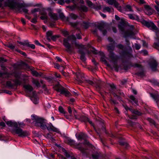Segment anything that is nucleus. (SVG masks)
Returning a JSON list of instances; mask_svg holds the SVG:
<instances>
[{"instance_id":"9d476101","label":"nucleus","mask_w":159,"mask_h":159,"mask_svg":"<svg viewBox=\"0 0 159 159\" xmlns=\"http://www.w3.org/2000/svg\"><path fill=\"white\" fill-rule=\"evenodd\" d=\"M76 75L77 80L79 82V84L84 83L86 79L85 78L84 74L83 73L78 72L76 73Z\"/></svg>"},{"instance_id":"6ab92c4d","label":"nucleus","mask_w":159,"mask_h":159,"mask_svg":"<svg viewBox=\"0 0 159 159\" xmlns=\"http://www.w3.org/2000/svg\"><path fill=\"white\" fill-rule=\"evenodd\" d=\"M23 87L26 90L30 92L32 91L33 90L32 87L29 84H25L24 85Z\"/></svg>"},{"instance_id":"2f4dec72","label":"nucleus","mask_w":159,"mask_h":159,"mask_svg":"<svg viewBox=\"0 0 159 159\" xmlns=\"http://www.w3.org/2000/svg\"><path fill=\"white\" fill-rule=\"evenodd\" d=\"M92 48L93 49V50H91V51L94 54H100L102 55L104 54L103 53H102V52H98L94 48L92 47Z\"/></svg>"},{"instance_id":"5701e85b","label":"nucleus","mask_w":159,"mask_h":159,"mask_svg":"<svg viewBox=\"0 0 159 159\" xmlns=\"http://www.w3.org/2000/svg\"><path fill=\"white\" fill-rule=\"evenodd\" d=\"M129 98L132 101V102L133 104H135L137 105L138 104V101L137 99H136L135 98L133 95H130Z\"/></svg>"},{"instance_id":"423d86ee","label":"nucleus","mask_w":159,"mask_h":159,"mask_svg":"<svg viewBox=\"0 0 159 159\" xmlns=\"http://www.w3.org/2000/svg\"><path fill=\"white\" fill-rule=\"evenodd\" d=\"M54 89L60 93L64 95L66 97H69L70 95V93L67 89L61 85L60 84H58L55 85L54 87Z\"/></svg>"},{"instance_id":"13d9d810","label":"nucleus","mask_w":159,"mask_h":159,"mask_svg":"<svg viewBox=\"0 0 159 159\" xmlns=\"http://www.w3.org/2000/svg\"><path fill=\"white\" fill-rule=\"evenodd\" d=\"M37 16H35V17L31 20V22L34 24L36 23L37 22Z\"/></svg>"},{"instance_id":"20e7f679","label":"nucleus","mask_w":159,"mask_h":159,"mask_svg":"<svg viewBox=\"0 0 159 159\" xmlns=\"http://www.w3.org/2000/svg\"><path fill=\"white\" fill-rule=\"evenodd\" d=\"M116 47L119 49L122 50V51L120 53V55L122 56L130 58L132 57L133 56L132 53V48L129 47L126 49H124V46L121 44H119L116 46Z\"/></svg>"},{"instance_id":"a211bd4d","label":"nucleus","mask_w":159,"mask_h":159,"mask_svg":"<svg viewBox=\"0 0 159 159\" xmlns=\"http://www.w3.org/2000/svg\"><path fill=\"white\" fill-rule=\"evenodd\" d=\"M12 81L14 82V85L17 87L18 85H20L22 84V81L17 79H16L12 80Z\"/></svg>"},{"instance_id":"6e6d98bb","label":"nucleus","mask_w":159,"mask_h":159,"mask_svg":"<svg viewBox=\"0 0 159 159\" xmlns=\"http://www.w3.org/2000/svg\"><path fill=\"white\" fill-rule=\"evenodd\" d=\"M27 47H30L32 49H34L35 48V46L33 44H29V43L28 42Z\"/></svg>"},{"instance_id":"4468645a","label":"nucleus","mask_w":159,"mask_h":159,"mask_svg":"<svg viewBox=\"0 0 159 159\" xmlns=\"http://www.w3.org/2000/svg\"><path fill=\"white\" fill-rule=\"evenodd\" d=\"M46 128L49 131L57 132V129L51 123L47 125L46 124Z\"/></svg>"},{"instance_id":"f704fd0d","label":"nucleus","mask_w":159,"mask_h":159,"mask_svg":"<svg viewBox=\"0 0 159 159\" xmlns=\"http://www.w3.org/2000/svg\"><path fill=\"white\" fill-rule=\"evenodd\" d=\"M130 111L132 113L137 115H140L141 113L136 110H133V109H131Z\"/></svg>"},{"instance_id":"b1692460","label":"nucleus","mask_w":159,"mask_h":159,"mask_svg":"<svg viewBox=\"0 0 159 159\" xmlns=\"http://www.w3.org/2000/svg\"><path fill=\"white\" fill-rule=\"evenodd\" d=\"M79 9L80 11L84 12H86L88 11L87 7L84 5H81L79 7Z\"/></svg>"},{"instance_id":"8fccbe9b","label":"nucleus","mask_w":159,"mask_h":159,"mask_svg":"<svg viewBox=\"0 0 159 159\" xmlns=\"http://www.w3.org/2000/svg\"><path fill=\"white\" fill-rule=\"evenodd\" d=\"M109 101L111 104H116L117 103L116 100L113 99L111 98L110 99Z\"/></svg>"},{"instance_id":"c85d7f7f","label":"nucleus","mask_w":159,"mask_h":159,"mask_svg":"<svg viewBox=\"0 0 159 159\" xmlns=\"http://www.w3.org/2000/svg\"><path fill=\"white\" fill-rule=\"evenodd\" d=\"M113 10V8L107 7H105L103 8V11L104 12H105L106 11L109 12H110L112 10Z\"/></svg>"},{"instance_id":"338daca9","label":"nucleus","mask_w":159,"mask_h":159,"mask_svg":"<svg viewBox=\"0 0 159 159\" xmlns=\"http://www.w3.org/2000/svg\"><path fill=\"white\" fill-rule=\"evenodd\" d=\"M40 9L38 8H34L33 10H32L31 11V12L32 13H34V12H36L37 11H40Z\"/></svg>"},{"instance_id":"473e14b6","label":"nucleus","mask_w":159,"mask_h":159,"mask_svg":"<svg viewBox=\"0 0 159 159\" xmlns=\"http://www.w3.org/2000/svg\"><path fill=\"white\" fill-rule=\"evenodd\" d=\"M100 157V154L98 152L92 155V157L93 159H98Z\"/></svg>"},{"instance_id":"ea45409f","label":"nucleus","mask_w":159,"mask_h":159,"mask_svg":"<svg viewBox=\"0 0 159 159\" xmlns=\"http://www.w3.org/2000/svg\"><path fill=\"white\" fill-rule=\"evenodd\" d=\"M104 24H101L97 26L98 29L101 31L104 30Z\"/></svg>"},{"instance_id":"1a4fd4ad","label":"nucleus","mask_w":159,"mask_h":159,"mask_svg":"<svg viewBox=\"0 0 159 159\" xmlns=\"http://www.w3.org/2000/svg\"><path fill=\"white\" fill-rule=\"evenodd\" d=\"M74 111V116L76 119L81 122H84L85 123L88 122V117L82 115H77L75 114V113H76V111L75 110Z\"/></svg>"},{"instance_id":"7ed1b4c3","label":"nucleus","mask_w":159,"mask_h":159,"mask_svg":"<svg viewBox=\"0 0 159 159\" xmlns=\"http://www.w3.org/2000/svg\"><path fill=\"white\" fill-rule=\"evenodd\" d=\"M32 120H34L33 123L36 126L40 127L43 129H46V122L43 118L32 115Z\"/></svg>"},{"instance_id":"39448f33","label":"nucleus","mask_w":159,"mask_h":159,"mask_svg":"<svg viewBox=\"0 0 159 159\" xmlns=\"http://www.w3.org/2000/svg\"><path fill=\"white\" fill-rule=\"evenodd\" d=\"M76 39L74 35L68 36L67 38H64L63 40V44L66 48V50L68 52H72L74 50V48H72L70 44L68 42L69 39L75 40Z\"/></svg>"},{"instance_id":"37998d69","label":"nucleus","mask_w":159,"mask_h":159,"mask_svg":"<svg viewBox=\"0 0 159 159\" xmlns=\"http://www.w3.org/2000/svg\"><path fill=\"white\" fill-rule=\"evenodd\" d=\"M31 73L33 76H35L37 77H38L39 75V73L35 70H32Z\"/></svg>"},{"instance_id":"393cba45","label":"nucleus","mask_w":159,"mask_h":159,"mask_svg":"<svg viewBox=\"0 0 159 159\" xmlns=\"http://www.w3.org/2000/svg\"><path fill=\"white\" fill-rule=\"evenodd\" d=\"M86 137V135L83 133H80L78 136V139H84Z\"/></svg>"},{"instance_id":"a19ab883","label":"nucleus","mask_w":159,"mask_h":159,"mask_svg":"<svg viewBox=\"0 0 159 159\" xmlns=\"http://www.w3.org/2000/svg\"><path fill=\"white\" fill-rule=\"evenodd\" d=\"M58 110L61 113L63 114H65L66 112L64 108L61 106H60L59 107Z\"/></svg>"},{"instance_id":"f3484780","label":"nucleus","mask_w":159,"mask_h":159,"mask_svg":"<svg viewBox=\"0 0 159 159\" xmlns=\"http://www.w3.org/2000/svg\"><path fill=\"white\" fill-rule=\"evenodd\" d=\"M128 15L129 19L133 20H139V16L135 14H128Z\"/></svg>"},{"instance_id":"c9c22d12","label":"nucleus","mask_w":159,"mask_h":159,"mask_svg":"<svg viewBox=\"0 0 159 159\" xmlns=\"http://www.w3.org/2000/svg\"><path fill=\"white\" fill-rule=\"evenodd\" d=\"M125 8L127 11L133 12V10H132V7L131 6L127 5L125 6Z\"/></svg>"},{"instance_id":"0eeeda50","label":"nucleus","mask_w":159,"mask_h":159,"mask_svg":"<svg viewBox=\"0 0 159 159\" xmlns=\"http://www.w3.org/2000/svg\"><path fill=\"white\" fill-rule=\"evenodd\" d=\"M75 45L77 48L79 49L78 52L81 54L80 59L83 61H85L86 59L85 56V53L83 50L84 48V46L82 44H78L76 43H75Z\"/></svg>"},{"instance_id":"6e6552de","label":"nucleus","mask_w":159,"mask_h":159,"mask_svg":"<svg viewBox=\"0 0 159 159\" xmlns=\"http://www.w3.org/2000/svg\"><path fill=\"white\" fill-rule=\"evenodd\" d=\"M143 24L151 30H157L158 29L157 27L152 21H148L145 20H144L143 22Z\"/></svg>"},{"instance_id":"e2e57ef3","label":"nucleus","mask_w":159,"mask_h":159,"mask_svg":"<svg viewBox=\"0 0 159 159\" xmlns=\"http://www.w3.org/2000/svg\"><path fill=\"white\" fill-rule=\"evenodd\" d=\"M3 93L9 94L11 95L12 94V93L11 91L7 90H3Z\"/></svg>"},{"instance_id":"412c9836","label":"nucleus","mask_w":159,"mask_h":159,"mask_svg":"<svg viewBox=\"0 0 159 159\" xmlns=\"http://www.w3.org/2000/svg\"><path fill=\"white\" fill-rule=\"evenodd\" d=\"M107 50L109 52V53H110V52H113L115 48L113 43L110 44L107 46Z\"/></svg>"},{"instance_id":"f03ea898","label":"nucleus","mask_w":159,"mask_h":159,"mask_svg":"<svg viewBox=\"0 0 159 159\" xmlns=\"http://www.w3.org/2000/svg\"><path fill=\"white\" fill-rule=\"evenodd\" d=\"M5 6L9 7L11 9L20 11V9L25 7V4L19 3L13 0H9L5 3Z\"/></svg>"},{"instance_id":"9b49d317","label":"nucleus","mask_w":159,"mask_h":159,"mask_svg":"<svg viewBox=\"0 0 159 159\" xmlns=\"http://www.w3.org/2000/svg\"><path fill=\"white\" fill-rule=\"evenodd\" d=\"M109 57L113 63L117 62L119 57L116 55L113 52H110L109 53Z\"/></svg>"},{"instance_id":"a878e982","label":"nucleus","mask_w":159,"mask_h":159,"mask_svg":"<svg viewBox=\"0 0 159 159\" xmlns=\"http://www.w3.org/2000/svg\"><path fill=\"white\" fill-rule=\"evenodd\" d=\"M13 66L15 70H19L21 69L22 66L20 64L15 63L13 65Z\"/></svg>"},{"instance_id":"f257e3e1","label":"nucleus","mask_w":159,"mask_h":159,"mask_svg":"<svg viewBox=\"0 0 159 159\" xmlns=\"http://www.w3.org/2000/svg\"><path fill=\"white\" fill-rule=\"evenodd\" d=\"M6 123L9 126L14 127L15 128L11 130V133L13 134H17L18 136L22 137H26L29 135L28 132L23 130L20 128L18 127V125L16 122L9 121L6 122Z\"/></svg>"},{"instance_id":"de8ad7c7","label":"nucleus","mask_w":159,"mask_h":159,"mask_svg":"<svg viewBox=\"0 0 159 159\" xmlns=\"http://www.w3.org/2000/svg\"><path fill=\"white\" fill-rule=\"evenodd\" d=\"M70 16L72 19H73L74 20H76L78 17V16L77 15L72 13L70 14Z\"/></svg>"},{"instance_id":"ddd939ff","label":"nucleus","mask_w":159,"mask_h":159,"mask_svg":"<svg viewBox=\"0 0 159 159\" xmlns=\"http://www.w3.org/2000/svg\"><path fill=\"white\" fill-rule=\"evenodd\" d=\"M145 9V13L148 15H151L153 13V10L149 5H145L144 6Z\"/></svg>"},{"instance_id":"aec40b11","label":"nucleus","mask_w":159,"mask_h":159,"mask_svg":"<svg viewBox=\"0 0 159 159\" xmlns=\"http://www.w3.org/2000/svg\"><path fill=\"white\" fill-rule=\"evenodd\" d=\"M49 15L51 18L54 20H57L58 19L57 15L56 14L50 12L49 13Z\"/></svg>"},{"instance_id":"864d4df0","label":"nucleus","mask_w":159,"mask_h":159,"mask_svg":"<svg viewBox=\"0 0 159 159\" xmlns=\"http://www.w3.org/2000/svg\"><path fill=\"white\" fill-rule=\"evenodd\" d=\"M4 75H7L5 77L6 78H8L9 77V74L7 72L6 73H2L0 72V77H2Z\"/></svg>"},{"instance_id":"4be33fe9","label":"nucleus","mask_w":159,"mask_h":159,"mask_svg":"<svg viewBox=\"0 0 159 159\" xmlns=\"http://www.w3.org/2000/svg\"><path fill=\"white\" fill-rule=\"evenodd\" d=\"M32 82L37 87H39L40 86L39 82L37 79L33 78L32 80Z\"/></svg>"},{"instance_id":"dca6fc26","label":"nucleus","mask_w":159,"mask_h":159,"mask_svg":"<svg viewBox=\"0 0 159 159\" xmlns=\"http://www.w3.org/2000/svg\"><path fill=\"white\" fill-rule=\"evenodd\" d=\"M53 32L52 31L49 30L47 32L46 34V38L48 40L51 41V38L53 35Z\"/></svg>"},{"instance_id":"72a5a7b5","label":"nucleus","mask_w":159,"mask_h":159,"mask_svg":"<svg viewBox=\"0 0 159 159\" xmlns=\"http://www.w3.org/2000/svg\"><path fill=\"white\" fill-rule=\"evenodd\" d=\"M129 65L131 67H141L142 65L136 63L134 64H133L131 62H129Z\"/></svg>"},{"instance_id":"cd10ccee","label":"nucleus","mask_w":159,"mask_h":159,"mask_svg":"<svg viewBox=\"0 0 159 159\" xmlns=\"http://www.w3.org/2000/svg\"><path fill=\"white\" fill-rule=\"evenodd\" d=\"M84 83L93 86H94L95 84L94 82L87 79L85 80Z\"/></svg>"},{"instance_id":"f8f14e48","label":"nucleus","mask_w":159,"mask_h":159,"mask_svg":"<svg viewBox=\"0 0 159 159\" xmlns=\"http://www.w3.org/2000/svg\"><path fill=\"white\" fill-rule=\"evenodd\" d=\"M149 64L152 71H155L157 70L158 63L156 60L154 59L151 60L150 61Z\"/></svg>"},{"instance_id":"0e129e2a","label":"nucleus","mask_w":159,"mask_h":159,"mask_svg":"<svg viewBox=\"0 0 159 159\" xmlns=\"http://www.w3.org/2000/svg\"><path fill=\"white\" fill-rule=\"evenodd\" d=\"M68 143L70 144H72L74 143V141L73 140L71 139H68L67 140Z\"/></svg>"},{"instance_id":"69168bd1","label":"nucleus","mask_w":159,"mask_h":159,"mask_svg":"<svg viewBox=\"0 0 159 159\" xmlns=\"http://www.w3.org/2000/svg\"><path fill=\"white\" fill-rule=\"evenodd\" d=\"M78 23L77 22L75 23H72V22H70V25L73 26L74 27H75L77 25Z\"/></svg>"},{"instance_id":"774afa93","label":"nucleus","mask_w":159,"mask_h":159,"mask_svg":"<svg viewBox=\"0 0 159 159\" xmlns=\"http://www.w3.org/2000/svg\"><path fill=\"white\" fill-rule=\"evenodd\" d=\"M128 117L129 118L132 119H137V116H134V115H133L131 116L128 115Z\"/></svg>"},{"instance_id":"603ef678","label":"nucleus","mask_w":159,"mask_h":159,"mask_svg":"<svg viewBox=\"0 0 159 159\" xmlns=\"http://www.w3.org/2000/svg\"><path fill=\"white\" fill-rule=\"evenodd\" d=\"M118 28L119 30L122 32H123L124 33L125 31L124 28L123 26L121 25H118Z\"/></svg>"},{"instance_id":"3c124183","label":"nucleus","mask_w":159,"mask_h":159,"mask_svg":"<svg viewBox=\"0 0 159 159\" xmlns=\"http://www.w3.org/2000/svg\"><path fill=\"white\" fill-rule=\"evenodd\" d=\"M116 0H107V3L110 5L114 4Z\"/></svg>"},{"instance_id":"bb28decb","label":"nucleus","mask_w":159,"mask_h":159,"mask_svg":"<svg viewBox=\"0 0 159 159\" xmlns=\"http://www.w3.org/2000/svg\"><path fill=\"white\" fill-rule=\"evenodd\" d=\"M6 84L7 87L11 89H13L14 87L15 86L14 84L12 83L11 81H7Z\"/></svg>"},{"instance_id":"4d7b16f0","label":"nucleus","mask_w":159,"mask_h":159,"mask_svg":"<svg viewBox=\"0 0 159 159\" xmlns=\"http://www.w3.org/2000/svg\"><path fill=\"white\" fill-rule=\"evenodd\" d=\"M122 105L127 111L129 110L130 111L131 109H132V108H129L125 104H123Z\"/></svg>"},{"instance_id":"052dcab7","label":"nucleus","mask_w":159,"mask_h":159,"mask_svg":"<svg viewBox=\"0 0 159 159\" xmlns=\"http://www.w3.org/2000/svg\"><path fill=\"white\" fill-rule=\"evenodd\" d=\"M86 2L87 5L89 7H92L93 5V3L90 1H87Z\"/></svg>"},{"instance_id":"09e8293b","label":"nucleus","mask_w":159,"mask_h":159,"mask_svg":"<svg viewBox=\"0 0 159 159\" xmlns=\"http://www.w3.org/2000/svg\"><path fill=\"white\" fill-rule=\"evenodd\" d=\"M17 42L23 46H26L27 47V44H28V42H26V41H25V42H22L18 41H17Z\"/></svg>"},{"instance_id":"5fc2aeb1","label":"nucleus","mask_w":159,"mask_h":159,"mask_svg":"<svg viewBox=\"0 0 159 159\" xmlns=\"http://www.w3.org/2000/svg\"><path fill=\"white\" fill-rule=\"evenodd\" d=\"M137 74L138 76H143L144 75V73L143 71L138 72Z\"/></svg>"},{"instance_id":"a18cd8bd","label":"nucleus","mask_w":159,"mask_h":159,"mask_svg":"<svg viewBox=\"0 0 159 159\" xmlns=\"http://www.w3.org/2000/svg\"><path fill=\"white\" fill-rule=\"evenodd\" d=\"M59 37V35H53L51 38V40H52L53 41H55L57 38Z\"/></svg>"},{"instance_id":"7c9ffc66","label":"nucleus","mask_w":159,"mask_h":159,"mask_svg":"<svg viewBox=\"0 0 159 159\" xmlns=\"http://www.w3.org/2000/svg\"><path fill=\"white\" fill-rule=\"evenodd\" d=\"M41 14L43 15L40 16V18L41 19L43 20H47V14L46 12H44L43 13L41 12Z\"/></svg>"},{"instance_id":"2eb2a0df","label":"nucleus","mask_w":159,"mask_h":159,"mask_svg":"<svg viewBox=\"0 0 159 159\" xmlns=\"http://www.w3.org/2000/svg\"><path fill=\"white\" fill-rule=\"evenodd\" d=\"M124 36L125 38L128 37H131L134 35V33L132 30H128L124 32Z\"/></svg>"},{"instance_id":"bf43d9fd","label":"nucleus","mask_w":159,"mask_h":159,"mask_svg":"<svg viewBox=\"0 0 159 159\" xmlns=\"http://www.w3.org/2000/svg\"><path fill=\"white\" fill-rule=\"evenodd\" d=\"M140 4H143L145 3V1L144 0H134Z\"/></svg>"},{"instance_id":"c03bdc74","label":"nucleus","mask_w":159,"mask_h":159,"mask_svg":"<svg viewBox=\"0 0 159 159\" xmlns=\"http://www.w3.org/2000/svg\"><path fill=\"white\" fill-rule=\"evenodd\" d=\"M61 33L64 36L66 37L69 35V33L68 31L66 30H63L61 31Z\"/></svg>"},{"instance_id":"58836bf2","label":"nucleus","mask_w":159,"mask_h":159,"mask_svg":"<svg viewBox=\"0 0 159 159\" xmlns=\"http://www.w3.org/2000/svg\"><path fill=\"white\" fill-rule=\"evenodd\" d=\"M119 143L120 145L122 146H125L126 148H127L129 146V144L125 142L120 141L119 142Z\"/></svg>"},{"instance_id":"49530a36","label":"nucleus","mask_w":159,"mask_h":159,"mask_svg":"<svg viewBox=\"0 0 159 159\" xmlns=\"http://www.w3.org/2000/svg\"><path fill=\"white\" fill-rule=\"evenodd\" d=\"M60 18L63 20L66 19V17L63 13H60L59 15Z\"/></svg>"},{"instance_id":"4c0bfd02","label":"nucleus","mask_w":159,"mask_h":159,"mask_svg":"<svg viewBox=\"0 0 159 159\" xmlns=\"http://www.w3.org/2000/svg\"><path fill=\"white\" fill-rule=\"evenodd\" d=\"M148 120L151 125H154L155 126H156V123L153 120L150 118H148Z\"/></svg>"},{"instance_id":"e433bc0d","label":"nucleus","mask_w":159,"mask_h":159,"mask_svg":"<svg viewBox=\"0 0 159 159\" xmlns=\"http://www.w3.org/2000/svg\"><path fill=\"white\" fill-rule=\"evenodd\" d=\"M114 5L115 7L119 11H120L121 7L119 5V3L117 2L116 1L115 2Z\"/></svg>"},{"instance_id":"680f3d73","label":"nucleus","mask_w":159,"mask_h":159,"mask_svg":"<svg viewBox=\"0 0 159 159\" xmlns=\"http://www.w3.org/2000/svg\"><path fill=\"white\" fill-rule=\"evenodd\" d=\"M77 148L83 152H84L85 151V149L84 148L82 147H79V146H78Z\"/></svg>"},{"instance_id":"79ce46f5","label":"nucleus","mask_w":159,"mask_h":159,"mask_svg":"<svg viewBox=\"0 0 159 159\" xmlns=\"http://www.w3.org/2000/svg\"><path fill=\"white\" fill-rule=\"evenodd\" d=\"M54 67L55 68H57V69H60L61 68H62L63 69H64L63 66H61L59 64L57 63H55L54 64Z\"/></svg>"},{"instance_id":"c756f323","label":"nucleus","mask_w":159,"mask_h":159,"mask_svg":"<svg viewBox=\"0 0 159 159\" xmlns=\"http://www.w3.org/2000/svg\"><path fill=\"white\" fill-rule=\"evenodd\" d=\"M82 26L85 29L88 28L89 26V23L88 22L83 21L82 24Z\"/></svg>"}]
</instances>
